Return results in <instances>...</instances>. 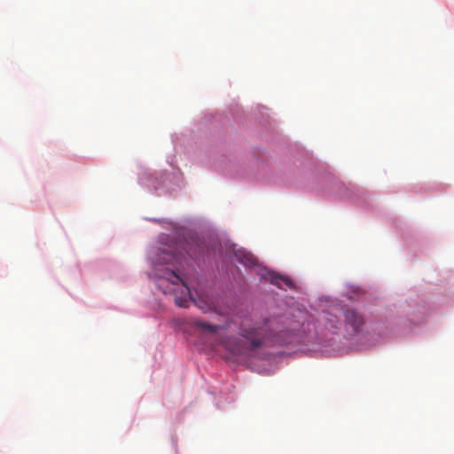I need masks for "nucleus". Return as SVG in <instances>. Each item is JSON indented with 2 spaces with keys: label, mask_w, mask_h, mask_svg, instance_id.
<instances>
[{
  "label": "nucleus",
  "mask_w": 454,
  "mask_h": 454,
  "mask_svg": "<svg viewBox=\"0 0 454 454\" xmlns=\"http://www.w3.org/2000/svg\"><path fill=\"white\" fill-rule=\"evenodd\" d=\"M188 255L190 258H194V259H197V255H194L193 254H192L191 252H187Z\"/></svg>",
  "instance_id": "nucleus-8"
},
{
  "label": "nucleus",
  "mask_w": 454,
  "mask_h": 454,
  "mask_svg": "<svg viewBox=\"0 0 454 454\" xmlns=\"http://www.w3.org/2000/svg\"><path fill=\"white\" fill-rule=\"evenodd\" d=\"M346 325H349L354 332H359L364 324V316L355 309H347L343 312Z\"/></svg>",
  "instance_id": "nucleus-4"
},
{
  "label": "nucleus",
  "mask_w": 454,
  "mask_h": 454,
  "mask_svg": "<svg viewBox=\"0 0 454 454\" xmlns=\"http://www.w3.org/2000/svg\"><path fill=\"white\" fill-rule=\"evenodd\" d=\"M231 321L226 320L222 325H213L202 320H195L193 325L199 330L201 336L209 337L212 340L217 344L222 345L233 355L244 354V347L240 344V341L234 337L223 336L220 333V331H226Z\"/></svg>",
  "instance_id": "nucleus-3"
},
{
  "label": "nucleus",
  "mask_w": 454,
  "mask_h": 454,
  "mask_svg": "<svg viewBox=\"0 0 454 454\" xmlns=\"http://www.w3.org/2000/svg\"><path fill=\"white\" fill-rule=\"evenodd\" d=\"M325 319L332 328L337 329L339 327L340 322L335 314L325 312Z\"/></svg>",
  "instance_id": "nucleus-7"
},
{
  "label": "nucleus",
  "mask_w": 454,
  "mask_h": 454,
  "mask_svg": "<svg viewBox=\"0 0 454 454\" xmlns=\"http://www.w3.org/2000/svg\"><path fill=\"white\" fill-rule=\"evenodd\" d=\"M238 333L247 342L249 350L266 345H289L296 335L293 330L284 329L280 317H262L244 318Z\"/></svg>",
  "instance_id": "nucleus-1"
},
{
  "label": "nucleus",
  "mask_w": 454,
  "mask_h": 454,
  "mask_svg": "<svg viewBox=\"0 0 454 454\" xmlns=\"http://www.w3.org/2000/svg\"><path fill=\"white\" fill-rule=\"evenodd\" d=\"M237 260L246 267H253L256 263V258L249 252L238 250L235 253Z\"/></svg>",
  "instance_id": "nucleus-6"
},
{
  "label": "nucleus",
  "mask_w": 454,
  "mask_h": 454,
  "mask_svg": "<svg viewBox=\"0 0 454 454\" xmlns=\"http://www.w3.org/2000/svg\"><path fill=\"white\" fill-rule=\"evenodd\" d=\"M186 258L180 253H168L160 251L158 254V264L167 265L162 273H157L160 279L168 282L167 288L172 293L175 302L177 306L187 308L189 300L192 299L190 288L185 281L177 273L179 268L183 266V262Z\"/></svg>",
  "instance_id": "nucleus-2"
},
{
  "label": "nucleus",
  "mask_w": 454,
  "mask_h": 454,
  "mask_svg": "<svg viewBox=\"0 0 454 454\" xmlns=\"http://www.w3.org/2000/svg\"><path fill=\"white\" fill-rule=\"evenodd\" d=\"M262 276L264 278L269 279V281L272 285H275L279 288H282L283 285H285L287 287L293 286V282L289 278L281 276L274 271L267 270L266 274L265 275L262 274Z\"/></svg>",
  "instance_id": "nucleus-5"
}]
</instances>
